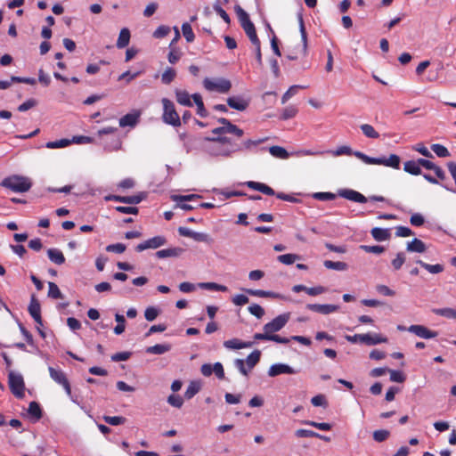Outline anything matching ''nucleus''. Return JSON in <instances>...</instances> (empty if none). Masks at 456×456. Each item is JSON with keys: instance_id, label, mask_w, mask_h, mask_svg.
Returning <instances> with one entry per match:
<instances>
[{"instance_id": "obj_37", "label": "nucleus", "mask_w": 456, "mask_h": 456, "mask_svg": "<svg viewBox=\"0 0 456 456\" xmlns=\"http://www.w3.org/2000/svg\"><path fill=\"white\" fill-rule=\"evenodd\" d=\"M354 155L358 158L359 159H361L362 161H363L365 164H368V165H379V163H382L379 158H373V157H370L361 151H355L354 152Z\"/></svg>"}, {"instance_id": "obj_21", "label": "nucleus", "mask_w": 456, "mask_h": 456, "mask_svg": "<svg viewBox=\"0 0 456 456\" xmlns=\"http://www.w3.org/2000/svg\"><path fill=\"white\" fill-rule=\"evenodd\" d=\"M183 252V249L182 248H169L159 250L155 255L158 258L178 257Z\"/></svg>"}, {"instance_id": "obj_8", "label": "nucleus", "mask_w": 456, "mask_h": 456, "mask_svg": "<svg viewBox=\"0 0 456 456\" xmlns=\"http://www.w3.org/2000/svg\"><path fill=\"white\" fill-rule=\"evenodd\" d=\"M49 375L51 379L61 386L69 397H71V386L66 373L60 368H53L50 366L48 368Z\"/></svg>"}, {"instance_id": "obj_52", "label": "nucleus", "mask_w": 456, "mask_h": 456, "mask_svg": "<svg viewBox=\"0 0 456 456\" xmlns=\"http://www.w3.org/2000/svg\"><path fill=\"white\" fill-rule=\"evenodd\" d=\"M48 296L53 299H59L62 297V294L59 289V287L54 283L50 281L48 283Z\"/></svg>"}, {"instance_id": "obj_17", "label": "nucleus", "mask_w": 456, "mask_h": 456, "mask_svg": "<svg viewBox=\"0 0 456 456\" xmlns=\"http://www.w3.org/2000/svg\"><path fill=\"white\" fill-rule=\"evenodd\" d=\"M226 102L229 107L240 111L245 110L249 105L248 101L240 96L229 97L227 98Z\"/></svg>"}, {"instance_id": "obj_55", "label": "nucleus", "mask_w": 456, "mask_h": 456, "mask_svg": "<svg viewBox=\"0 0 456 456\" xmlns=\"http://www.w3.org/2000/svg\"><path fill=\"white\" fill-rule=\"evenodd\" d=\"M405 255L403 252H399L396 254L395 259L392 260V266L395 270H399L403 266L405 262Z\"/></svg>"}, {"instance_id": "obj_64", "label": "nucleus", "mask_w": 456, "mask_h": 456, "mask_svg": "<svg viewBox=\"0 0 456 456\" xmlns=\"http://www.w3.org/2000/svg\"><path fill=\"white\" fill-rule=\"evenodd\" d=\"M170 32V28L165 25H161L157 28V29L153 33V37L155 38H162L168 35Z\"/></svg>"}, {"instance_id": "obj_31", "label": "nucleus", "mask_w": 456, "mask_h": 456, "mask_svg": "<svg viewBox=\"0 0 456 456\" xmlns=\"http://www.w3.org/2000/svg\"><path fill=\"white\" fill-rule=\"evenodd\" d=\"M234 9L242 28L253 23L248 14L240 5H236Z\"/></svg>"}, {"instance_id": "obj_51", "label": "nucleus", "mask_w": 456, "mask_h": 456, "mask_svg": "<svg viewBox=\"0 0 456 456\" xmlns=\"http://www.w3.org/2000/svg\"><path fill=\"white\" fill-rule=\"evenodd\" d=\"M297 112L298 110L296 106L289 105L283 110L281 118L283 120L292 118L297 114Z\"/></svg>"}, {"instance_id": "obj_60", "label": "nucleus", "mask_w": 456, "mask_h": 456, "mask_svg": "<svg viewBox=\"0 0 456 456\" xmlns=\"http://www.w3.org/2000/svg\"><path fill=\"white\" fill-rule=\"evenodd\" d=\"M167 403L174 407L181 408L183 404V400L178 395H170L167 397Z\"/></svg>"}, {"instance_id": "obj_9", "label": "nucleus", "mask_w": 456, "mask_h": 456, "mask_svg": "<svg viewBox=\"0 0 456 456\" xmlns=\"http://www.w3.org/2000/svg\"><path fill=\"white\" fill-rule=\"evenodd\" d=\"M9 387L12 393L18 398L24 396L25 384L20 374L11 371L8 375Z\"/></svg>"}, {"instance_id": "obj_15", "label": "nucleus", "mask_w": 456, "mask_h": 456, "mask_svg": "<svg viewBox=\"0 0 456 456\" xmlns=\"http://www.w3.org/2000/svg\"><path fill=\"white\" fill-rule=\"evenodd\" d=\"M296 371L290 366L284 363H276L272 365L268 370L270 377H276L281 374H294Z\"/></svg>"}, {"instance_id": "obj_6", "label": "nucleus", "mask_w": 456, "mask_h": 456, "mask_svg": "<svg viewBox=\"0 0 456 456\" xmlns=\"http://www.w3.org/2000/svg\"><path fill=\"white\" fill-rule=\"evenodd\" d=\"M163 104V115L162 118L166 124L173 126H180L181 119L178 113L175 110L174 103L167 98L162 99Z\"/></svg>"}, {"instance_id": "obj_38", "label": "nucleus", "mask_w": 456, "mask_h": 456, "mask_svg": "<svg viewBox=\"0 0 456 456\" xmlns=\"http://www.w3.org/2000/svg\"><path fill=\"white\" fill-rule=\"evenodd\" d=\"M360 128L363 134L368 138L377 139L379 137V134L375 130V128L371 125L362 124L360 126Z\"/></svg>"}, {"instance_id": "obj_32", "label": "nucleus", "mask_w": 456, "mask_h": 456, "mask_svg": "<svg viewBox=\"0 0 456 456\" xmlns=\"http://www.w3.org/2000/svg\"><path fill=\"white\" fill-rule=\"evenodd\" d=\"M416 263L433 274L440 273L444 270V265L440 264L430 265L423 262L422 260H417Z\"/></svg>"}, {"instance_id": "obj_33", "label": "nucleus", "mask_w": 456, "mask_h": 456, "mask_svg": "<svg viewBox=\"0 0 456 456\" xmlns=\"http://www.w3.org/2000/svg\"><path fill=\"white\" fill-rule=\"evenodd\" d=\"M171 350V345L169 344H157L152 346H149L146 349L148 354H162Z\"/></svg>"}, {"instance_id": "obj_44", "label": "nucleus", "mask_w": 456, "mask_h": 456, "mask_svg": "<svg viewBox=\"0 0 456 456\" xmlns=\"http://www.w3.org/2000/svg\"><path fill=\"white\" fill-rule=\"evenodd\" d=\"M243 29L252 44H256L260 41L253 23L250 25L248 24V26L243 28Z\"/></svg>"}, {"instance_id": "obj_4", "label": "nucleus", "mask_w": 456, "mask_h": 456, "mask_svg": "<svg viewBox=\"0 0 456 456\" xmlns=\"http://www.w3.org/2000/svg\"><path fill=\"white\" fill-rule=\"evenodd\" d=\"M0 184L12 191L20 193L29 191L32 186V183L28 177L17 175L4 178Z\"/></svg>"}, {"instance_id": "obj_13", "label": "nucleus", "mask_w": 456, "mask_h": 456, "mask_svg": "<svg viewBox=\"0 0 456 456\" xmlns=\"http://www.w3.org/2000/svg\"><path fill=\"white\" fill-rule=\"evenodd\" d=\"M435 174L436 175V178L432 176L429 174H423V177L426 181H428V183H430L432 184H440L441 186L445 188L447 191H453L451 188H449L446 184L444 183V182L447 179V177H446L445 172L443 170L442 167H440L438 166L437 168L435 170Z\"/></svg>"}, {"instance_id": "obj_46", "label": "nucleus", "mask_w": 456, "mask_h": 456, "mask_svg": "<svg viewBox=\"0 0 456 456\" xmlns=\"http://www.w3.org/2000/svg\"><path fill=\"white\" fill-rule=\"evenodd\" d=\"M103 420L109 424V425H111V426H118V425H122L126 422V418L125 417H122V416H107V415H104L102 417Z\"/></svg>"}, {"instance_id": "obj_40", "label": "nucleus", "mask_w": 456, "mask_h": 456, "mask_svg": "<svg viewBox=\"0 0 456 456\" xmlns=\"http://www.w3.org/2000/svg\"><path fill=\"white\" fill-rule=\"evenodd\" d=\"M323 265L326 268L332 270L345 271L347 269V264L340 261L334 262L331 260H325Z\"/></svg>"}, {"instance_id": "obj_20", "label": "nucleus", "mask_w": 456, "mask_h": 456, "mask_svg": "<svg viewBox=\"0 0 456 456\" xmlns=\"http://www.w3.org/2000/svg\"><path fill=\"white\" fill-rule=\"evenodd\" d=\"M117 131H118L117 127L107 126V127H104L102 129H100L98 131V133H97L99 137H102L104 134H113L112 142H113L114 145H113L112 148L108 149L109 151L118 150L119 148L120 144H121V142H120L119 139L118 138V136L115 135Z\"/></svg>"}, {"instance_id": "obj_62", "label": "nucleus", "mask_w": 456, "mask_h": 456, "mask_svg": "<svg viewBox=\"0 0 456 456\" xmlns=\"http://www.w3.org/2000/svg\"><path fill=\"white\" fill-rule=\"evenodd\" d=\"M69 143H70V142L68 139H61L58 141L48 142L45 146L49 149H56V148L66 147Z\"/></svg>"}, {"instance_id": "obj_10", "label": "nucleus", "mask_w": 456, "mask_h": 456, "mask_svg": "<svg viewBox=\"0 0 456 456\" xmlns=\"http://www.w3.org/2000/svg\"><path fill=\"white\" fill-rule=\"evenodd\" d=\"M246 186H248V188L252 189V190H255V191H258L265 195H268V196H273V195H276V197L280 200H286V198H287V194L283 193V192H278V193H275V191H273V188H271L269 185L265 184V183H259V182H255V181H248L244 183Z\"/></svg>"}, {"instance_id": "obj_18", "label": "nucleus", "mask_w": 456, "mask_h": 456, "mask_svg": "<svg viewBox=\"0 0 456 456\" xmlns=\"http://www.w3.org/2000/svg\"><path fill=\"white\" fill-rule=\"evenodd\" d=\"M217 121L220 124L224 125L225 134H233L237 137H241L244 134L243 130L231 123L229 119L225 118H220L217 119Z\"/></svg>"}, {"instance_id": "obj_61", "label": "nucleus", "mask_w": 456, "mask_h": 456, "mask_svg": "<svg viewBox=\"0 0 456 456\" xmlns=\"http://www.w3.org/2000/svg\"><path fill=\"white\" fill-rule=\"evenodd\" d=\"M170 48H171V50L167 55V59L171 64H175L180 60V58L182 56V53L180 52L179 49L172 48V47H170Z\"/></svg>"}, {"instance_id": "obj_16", "label": "nucleus", "mask_w": 456, "mask_h": 456, "mask_svg": "<svg viewBox=\"0 0 456 456\" xmlns=\"http://www.w3.org/2000/svg\"><path fill=\"white\" fill-rule=\"evenodd\" d=\"M306 308L310 311L319 313L322 314H330L338 311V306L336 305H320V304H308Z\"/></svg>"}, {"instance_id": "obj_35", "label": "nucleus", "mask_w": 456, "mask_h": 456, "mask_svg": "<svg viewBox=\"0 0 456 456\" xmlns=\"http://www.w3.org/2000/svg\"><path fill=\"white\" fill-rule=\"evenodd\" d=\"M248 295L259 297H277V294L272 291L262 289H242Z\"/></svg>"}, {"instance_id": "obj_45", "label": "nucleus", "mask_w": 456, "mask_h": 456, "mask_svg": "<svg viewBox=\"0 0 456 456\" xmlns=\"http://www.w3.org/2000/svg\"><path fill=\"white\" fill-rule=\"evenodd\" d=\"M183 35L188 43H191L195 39V35L191 28V26L188 22H184L182 25Z\"/></svg>"}, {"instance_id": "obj_53", "label": "nucleus", "mask_w": 456, "mask_h": 456, "mask_svg": "<svg viewBox=\"0 0 456 456\" xmlns=\"http://www.w3.org/2000/svg\"><path fill=\"white\" fill-rule=\"evenodd\" d=\"M267 140H268L267 137L259 138L257 140L248 139V140H246L243 142L242 146H243V149L250 151V150H252V148L256 147L257 145L266 142Z\"/></svg>"}, {"instance_id": "obj_26", "label": "nucleus", "mask_w": 456, "mask_h": 456, "mask_svg": "<svg viewBox=\"0 0 456 456\" xmlns=\"http://www.w3.org/2000/svg\"><path fill=\"white\" fill-rule=\"evenodd\" d=\"M49 259L56 265H62L65 263V256L63 253L57 248H49L47 250Z\"/></svg>"}, {"instance_id": "obj_63", "label": "nucleus", "mask_w": 456, "mask_h": 456, "mask_svg": "<svg viewBox=\"0 0 456 456\" xmlns=\"http://www.w3.org/2000/svg\"><path fill=\"white\" fill-rule=\"evenodd\" d=\"M158 315L159 310L153 306L147 307L144 312V317L149 322L154 321L158 317Z\"/></svg>"}, {"instance_id": "obj_36", "label": "nucleus", "mask_w": 456, "mask_h": 456, "mask_svg": "<svg viewBox=\"0 0 456 456\" xmlns=\"http://www.w3.org/2000/svg\"><path fill=\"white\" fill-rule=\"evenodd\" d=\"M28 313L31 317L38 315L41 314V306L39 301L37 299L35 295L31 296L30 303L28 305Z\"/></svg>"}, {"instance_id": "obj_59", "label": "nucleus", "mask_w": 456, "mask_h": 456, "mask_svg": "<svg viewBox=\"0 0 456 456\" xmlns=\"http://www.w3.org/2000/svg\"><path fill=\"white\" fill-rule=\"evenodd\" d=\"M361 248L364 250L367 253H373V254H382L385 251V248L382 246L375 245V246H368V245H362Z\"/></svg>"}, {"instance_id": "obj_14", "label": "nucleus", "mask_w": 456, "mask_h": 456, "mask_svg": "<svg viewBox=\"0 0 456 456\" xmlns=\"http://www.w3.org/2000/svg\"><path fill=\"white\" fill-rule=\"evenodd\" d=\"M338 195L344 199L348 200L358 202V203H365L367 202V198L360 193L357 191L352 189H344L338 191Z\"/></svg>"}, {"instance_id": "obj_47", "label": "nucleus", "mask_w": 456, "mask_h": 456, "mask_svg": "<svg viewBox=\"0 0 456 456\" xmlns=\"http://www.w3.org/2000/svg\"><path fill=\"white\" fill-rule=\"evenodd\" d=\"M176 72L173 68H167L161 76V81L163 84H170L175 77Z\"/></svg>"}, {"instance_id": "obj_2", "label": "nucleus", "mask_w": 456, "mask_h": 456, "mask_svg": "<svg viewBox=\"0 0 456 456\" xmlns=\"http://www.w3.org/2000/svg\"><path fill=\"white\" fill-rule=\"evenodd\" d=\"M299 30L301 34V44L293 48H289L286 58L289 61H299L302 69H308L311 67L310 61L306 60L308 55L307 33L305 28L303 18L299 17Z\"/></svg>"}, {"instance_id": "obj_22", "label": "nucleus", "mask_w": 456, "mask_h": 456, "mask_svg": "<svg viewBox=\"0 0 456 456\" xmlns=\"http://www.w3.org/2000/svg\"><path fill=\"white\" fill-rule=\"evenodd\" d=\"M370 234L377 241H385L390 239L391 232L389 229L374 227L370 231Z\"/></svg>"}, {"instance_id": "obj_28", "label": "nucleus", "mask_w": 456, "mask_h": 456, "mask_svg": "<svg viewBox=\"0 0 456 456\" xmlns=\"http://www.w3.org/2000/svg\"><path fill=\"white\" fill-rule=\"evenodd\" d=\"M130 41V31L128 28H124L120 30L118 38L117 40V47L119 49L125 48L128 45Z\"/></svg>"}, {"instance_id": "obj_50", "label": "nucleus", "mask_w": 456, "mask_h": 456, "mask_svg": "<svg viewBox=\"0 0 456 456\" xmlns=\"http://www.w3.org/2000/svg\"><path fill=\"white\" fill-rule=\"evenodd\" d=\"M278 261L284 265H292L296 260L299 259V256L296 254H284L277 257Z\"/></svg>"}, {"instance_id": "obj_34", "label": "nucleus", "mask_w": 456, "mask_h": 456, "mask_svg": "<svg viewBox=\"0 0 456 456\" xmlns=\"http://www.w3.org/2000/svg\"><path fill=\"white\" fill-rule=\"evenodd\" d=\"M268 151L272 156L281 159H287L289 157V152L281 146H271Z\"/></svg>"}, {"instance_id": "obj_19", "label": "nucleus", "mask_w": 456, "mask_h": 456, "mask_svg": "<svg viewBox=\"0 0 456 456\" xmlns=\"http://www.w3.org/2000/svg\"><path fill=\"white\" fill-rule=\"evenodd\" d=\"M254 345V342L252 341H241L239 338H232L229 339L224 342V347L228 349H242V348H248L252 347Z\"/></svg>"}, {"instance_id": "obj_11", "label": "nucleus", "mask_w": 456, "mask_h": 456, "mask_svg": "<svg viewBox=\"0 0 456 456\" xmlns=\"http://www.w3.org/2000/svg\"><path fill=\"white\" fill-rule=\"evenodd\" d=\"M167 244V239L164 236L158 235L139 243L135 247L137 252H142L146 249H156Z\"/></svg>"}, {"instance_id": "obj_24", "label": "nucleus", "mask_w": 456, "mask_h": 456, "mask_svg": "<svg viewBox=\"0 0 456 456\" xmlns=\"http://www.w3.org/2000/svg\"><path fill=\"white\" fill-rule=\"evenodd\" d=\"M406 249L410 252L423 253L426 251L427 247L421 240L415 238L407 243Z\"/></svg>"}, {"instance_id": "obj_5", "label": "nucleus", "mask_w": 456, "mask_h": 456, "mask_svg": "<svg viewBox=\"0 0 456 456\" xmlns=\"http://www.w3.org/2000/svg\"><path fill=\"white\" fill-rule=\"evenodd\" d=\"M261 352L255 350L248 355L246 361L243 359H236L234 365L242 375L248 376V372L259 362Z\"/></svg>"}, {"instance_id": "obj_58", "label": "nucleus", "mask_w": 456, "mask_h": 456, "mask_svg": "<svg viewBox=\"0 0 456 456\" xmlns=\"http://www.w3.org/2000/svg\"><path fill=\"white\" fill-rule=\"evenodd\" d=\"M200 286L202 288H205V289H208L216 290V291L225 292V291L228 290L226 286L221 285V284H217V283H215V282H206V283H202Z\"/></svg>"}, {"instance_id": "obj_49", "label": "nucleus", "mask_w": 456, "mask_h": 456, "mask_svg": "<svg viewBox=\"0 0 456 456\" xmlns=\"http://www.w3.org/2000/svg\"><path fill=\"white\" fill-rule=\"evenodd\" d=\"M431 150L440 158H446L450 156L448 149L442 144H432Z\"/></svg>"}, {"instance_id": "obj_43", "label": "nucleus", "mask_w": 456, "mask_h": 456, "mask_svg": "<svg viewBox=\"0 0 456 456\" xmlns=\"http://www.w3.org/2000/svg\"><path fill=\"white\" fill-rule=\"evenodd\" d=\"M200 390V385L198 382H191L186 391L184 392V397L186 399H191Z\"/></svg>"}, {"instance_id": "obj_42", "label": "nucleus", "mask_w": 456, "mask_h": 456, "mask_svg": "<svg viewBox=\"0 0 456 456\" xmlns=\"http://www.w3.org/2000/svg\"><path fill=\"white\" fill-rule=\"evenodd\" d=\"M434 313L439 316H443L448 319L456 318V310L450 307L435 309Z\"/></svg>"}, {"instance_id": "obj_57", "label": "nucleus", "mask_w": 456, "mask_h": 456, "mask_svg": "<svg viewBox=\"0 0 456 456\" xmlns=\"http://www.w3.org/2000/svg\"><path fill=\"white\" fill-rule=\"evenodd\" d=\"M295 436L298 438H303V437L320 436V434H318L313 430L300 428V429H297L295 431Z\"/></svg>"}, {"instance_id": "obj_41", "label": "nucleus", "mask_w": 456, "mask_h": 456, "mask_svg": "<svg viewBox=\"0 0 456 456\" xmlns=\"http://www.w3.org/2000/svg\"><path fill=\"white\" fill-rule=\"evenodd\" d=\"M28 412L32 417L36 418V419H39L42 417V410L38 403L33 401L30 402L28 409Z\"/></svg>"}, {"instance_id": "obj_27", "label": "nucleus", "mask_w": 456, "mask_h": 456, "mask_svg": "<svg viewBox=\"0 0 456 456\" xmlns=\"http://www.w3.org/2000/svg\"><path fill=\"white\" fill-rule=\"evenodd\" d=\"M139 114L128 113L123 116L119 119V126L121 127L125 126H134L138 122Z\"/></svg>"}, {"instance_id": "obj_56", "label": "nucleus", "mask_w": 456, "mask_h": 456, "mask_svg": "<svg viewBox=\"0 0 456 456\" xmlns=\"http://www.w3.org/2000/svg\"><path fill=\"white\" fill-rule=\"evenodd\" d=\"M248 309L252 315L256 316L258 319L262 318L265 314L264 308L257 304H252L251 305L248 306Z\"/></svg>"}, {"instance_id": "obj_25", "label": "nucleus", "mask_w": 456, "mask_h": 456, "mask_svg": "<svg viewBox=\"0 0 456 456\" xmlns=\"http://www.w3.org/2000/svg\"><path fill=\"white\" fill-rule=\"evenodd\" d=\"M403 170L413 175H419L422 174L420 165L418 160H408L403 165Z\"/></svg>"}, {"instance_id": "obj_3", "label": "nucleus", "mask_w": 456, "mask_h": 456, "mask_svg": "<svg viewBox=\"0 0 456 456\" xmlns=\"http://www.w3.org/2000/svg\"><path fill=\"white\" fill-rule=\"evenodd\" d=\"M206 140L212 142V145L208 148V151L215 156L229 157L232 153L242 150V148L237 144H232L231 140L225 136L216 138L207 137Z\"/></svg>"}, {"instance_id": "obj_7", "label": "nucleus", "mask_w": 456, "mask_h": 456, "mask_svg": "<svg viewBox=\"0 0 456 456\" xmlns=\"http://www.w3.org/2000/svg\"><path fill=\"white\" fill-rule=\"evenodd\" d=\"M203 86L206 90L209 92H217L220 94L228 93L232 87V83L226 78H208L206 77L203 81Z\"/></svg>"}, {"instance_id": "obj_23", "label": "nucleus", "mask_w": 456, "mask_h": 456, "mask_svg": "<svg viewBox=\"0 0 456 456\" xmlns=\"http://www.w3.org/2000/svg\"><path fill=\"white\" fill-rule=\"evenodd\" d=\"M387 338L386 337H383L380 334H377V333H374V334L366 333V334H364V337H363V344H366L368 346H373V345H378V344L387 343Z\"/></svg>"}, {"instance_id": "obj_30", "label": "nucleus", "mask_w": 456, "mask_h": 456, "mask_svg": "<svg viewBox=\"0 0 456 456\" xmlns=\"http://www.w3.org/2000/svg\"><path fill=\"white\" fill-rule=\"evenodd\" d=\"M379 159L382 162L379 163V165L390 167L395 169H398L400 167V158L395 154H391L388 159L379 158Z\"/></svg>"}, {"instance_id": "obj_39", "label": "nucleus", "mask_w": 456, "mask_h": 456, "mask_svg": "<svg viewBox=\"0 0 456 456\" xmlns=\"http://www.w3.org/2000/svg\"><path fill=\"white\" fill-rule=\"evenodd\" d=\"M146 195L144 192H140L136 195L123 196V203L136 205L142 202L145 199Z\"/></svg>"}, {"instance_id": "obj_48", "label": "nucleus", "mask_w": 456, "mask_h": 456, "mask_svg": "<svg viewBox=\"0 0 456 456\" xmlns=\"http://www.w3.org/2000/svg\"><path fill=\"white\" fill-rule=\"evenodd\" d=\"M302 424H305V425H308V426H311V427H314L320 430H323V431H329L331 429V425L330 423H325V422H316V421H314V420H302L301 421Z\"/></svg>"}, {"instance_id": "obj_12", "label": "nucleus", "mask_w": 456, "mask_h": 456, "mask_svg": "<svg viewBox=\"0 0 456 456\" xmlns=\"http://www.w3.org/2000/svg\"><path fill=\"white\" fill-rule=\"evenodd\" d=\"M407 330L411 333L415 334L419 338L430 339L437 337L438 333L435 330H429L426 326L413 324L408 327Z\"/></svg>"}, {"instance_id": "obj_29", "label": "nucleus", "mask_w": 456, "mask_h": 456, "mask_svg": "<svg viewBox=\"0 0 456 456\" xmlns=\"http://www.w3.org/2000/svg\"><path fill=\"white\" fill-rule=\"evenodd\" d=\"M176 102L183 106L191 107L192 102L191 101V95L185 90L175 91Z\"/></svg>"}, {"instance_id": "obj_54", "label": "nucleus", "mask_w": 456, "mask_h": 456, "mask_svg": "<svg viewBox=\"0 0 456 456\" xmlns=\"http://www.w3.org/2000/svg\"><path fill=\"white\" fill-rule=\"evenodd\" d=\"M389 436L390 432L386 429H379L373 432V439L379 443L386 441Z\"/></svg>"}, {"instance_id": "obj_1", "label": "nucleus", "mask_w": 456, "mask_h": 456, "mask_svg": "<svg viewBox=\"0 0 456 456\" xmlns=\"http://www.w3.org/2000/svg\"><path fill=\"white\" fill-rule=\"evenodd\" d=\"M289 314H280L274 319H273L270 322H267L264 325L263 330L264 333H256L254 335L255 340H268L273 341L279 344H288L290 339L288 338H283L279 335L274 334L275 332L281 330L289 322Z\"/></svg>"}]
</instances>
